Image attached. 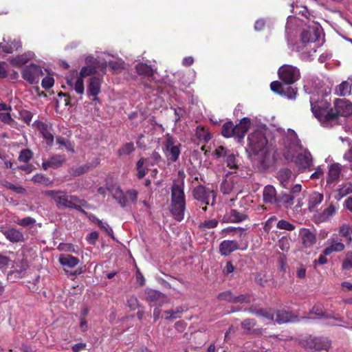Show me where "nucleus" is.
I'll return each mask as SVG.
<instances>
[{"instance_id":"37998d69","label":"nucleus","mask_w":352,"mask_h":352,"mask_svg":"<svg viewBox=\"0 0 352 352\" xmlns=\"http://www.w3.org/2000/svg\"><path fill=\"white\" fill-rule=\"evenodd\" d=\"M12 44H13V47L8 43L5 44V45H3L2 43H1L0 44V50H1L2 52H3L10 54L13 52L14 49L17 50L21 47V43L19 41H14Z\"/></svg>"},{"instance_id":"0e129e2a","label":"nucleus","mask_w":352,"mask_h":352,"mask_svg":"<svg viewBox=\"0 0 352 352\" xmlns=\"http://www.w3.org/2000/svg\"><path fill=\"white\" fill-rule=\"evenodd\" d=\"M218 298L221 300H226L232 302L234 300V296L230 291H226L219 294Z\"/></svg>"},{"instance_id":"69168bd1","label":"nucleus","mask_w":352,"mask_h":352,"mask_svg":"<svg viewBox=\"0 0 352 352\" xmlns=\"http://www.w3.org/2000/svg\"><path fill=\"white\" fill-rule=\"evenodd\" d=\"M32 181L36 183H41L47 185L50 183L49 179L46 178L42 174H36L32 178Z\"/></svg>"},{"instance_id":"1a4fd4ad","label":"nucleus","mask_w":352,"mask_h":352,"mask_svg":"<svg viewBox=\"0 0 352 352\" xmlns=\"http://www.w3.org/2000/svg\"><path fill=\"white\" fill-rule=\"evenodd\" d=\"M278 74L284 84H293L300 78L299 69L290 65L281 66L278 71Z\"/></svg>"},{"instance_id":"e2e57ef3","label":"nucleus","mask_w":352,"mask_h":352,"mask_svg":"<svg viewBox=\"0 0 352 352\" xmlns=\"http://www.w3.org/2000/svg\"><path fill=\"white\" fill-rule=\"evenodd\" d=\"M54 80L52 77L46 76L43 78L41 85L44 89H47L51 88L54 85Z\"/></svg>"},{"instance_id":"4c0bfd02","label":"nucleus","mask_w":352,"mask_h":352,"mask_svg":"<svg viewBox=\"0 0 352 352\" xmlns=\"http://www.w3.org/2000/svg\"><path fill=\"white\" fill-rule=\"evenodd\" d=\"M196 135L201 141L208 142L211 139V135L208 129L204 126H198L196 129Z\"/></svg>"},{"instance_id":"de8ad7c7","label":"nucleus","mask_w":352,"mask_h":352,"mask_svg":"<svg viewBox=\"0 0 352 352\" xmlns=\"http://www.w3.org/2000/svg\"><path fill=\"white\" fill-rule=\"evenodd\" d=\"M138 192L135 190H129L125 192L126 206L137 199Z\"/></svg>"},{"instance_id":"9b49d317","label":"nucleus","mask_w":352,"mask_h":352,"mask_svg":"<svg viewBox=\"0 0 352 352\" xmlns=\"http://www.w3.org/2000/svg\"><path fill=\"white\" fill-rule=\"evenodd\" d=\"M192 194L195 199L206 205L210 203L213 204L215 200L214 191L203 186H198L195 187L193 190Z\"/></svg>"},{"instance_id":"7ed1b4c3","label":"nucleus","mask_w":352,"mask_h":352,"mask_svg":"<svg viewBox=\"0 0 352 352\" xmlns=\"http://www.w3.org/2000/svg\"><path fill=\"white\" fill-rule=\"evenodd\" d=\"M248 141L246 151L249 154L257 157L261 162L264 161L269 153L267 140L264 133L256 130L249 135Z\"/></svg>"},{"instance_id":"b1692460","label":"nucleus","mask_w":352,"mask_h":352,"mask_svg":"<svg viewBox=\"0 0 352 352\" xmlns=\"http://www.w3.org/2000/svg\"><path fill=\"white\" fill-rule=\"evenodd\" d=\"M342 166L339 163H333L329 167L327 183L331 184L338 181L340 177Z\"/></svg>"},{"instance_id":"423d86ee","label":"nucleus","mask_w":352,"mask_h":352,"mask_svg":"<svg viewBox=\"0 0 352 352\" xmlns=\"http://www.w3.org/2000/svg\"><path fill=\"white\" fill-rule=\"evenodd\" d=\"M284 146L283 156L287 161L294 158V153L301 148L300 140L296 132L288 129L285 137L283 139Z\"/></svg>"},{"instance_id":"7c9ffc66","label":"nucleus","mask_w":352,"mask_h":352,"mask_svg":"<svg viewBox=\"0 0 352 352\" xmlns=\"http://www.w3.org/2000/svg\"><path fill=\"white\" fill-rule=\"evenodd\" d=\"M277 178L280 185L283 188H287L289 181L293 178V174L289 169H281L278 173Z\"/></svg>"},{"instance_id":"f8f14e48","label":"nucleus","mask_w":352,"mask_h":352,"mask_svg":"<svg viewBox=\"0 0 352 352\" xmlns=\"http://www.w3.org/2000/svg\"><path fill=\"white\" fill-rule=\"evenodd\" d=\"M66 81L70 89L74 90L76 94L82 95L84 94V81L78 72L76 70L71 71L66 76Z\"/></svg>"},{"instance_id":"ea45409f","label":"nucleus","mask_w":352,"mask_h":352,"mask_svg":"<svg viewBox=\"0 0 352 352\" xmlns=\"http://www.w3.org/2000/svg\"><path fill=\"white\" fill-rule=\"evenodd\" d=\"M221 133L226 138L234 137V125L232 122H228L223 125Z\"/></svg>"},{"instance_id":"39448f33","label":"nucleus","mask_w":352,"mask_h":352,"mask_svg":"<svg viewBox=\"0 0 352 352\" xmlns=\"http://www.w3.org/2000/svg\"><path fill=\"white\" fill-rule=\"evenodd\" d=\"M45 195L53 199L58 208L78 209L80 208L78 204L80 203V201L77 197L68 195L64 192L56 190L45 191Z\"/></svg>"},{"instance_id":"8fccbe9b","label":"nucleus","mask_w":352,"mask_h":352,"mask_svg":"<svg viewBox=\"0 0 352 352\" xmlns=\"http://www.w3.org/2000/svg\"><path fill=\"white\" fill-rule=\"evenodd\" d=\"M16 223L22 227H28L31 225H34L36 223V220L30 217H27L21 219H18L15 221Z\"/></svg>"},{"instance_id":"3c124183","label":"nucleus","mask_w":352,"mask_h":352,"mask_svg":"<svg viewBox=\"0 0 352 352\" xmlns=\"http://www.w3.org/2000/svg\"><path fill=\"white\" fill-rule=\"evenodd\" d=\"M32 155L33 153L30 150L24 149L21 151L19 160L22 162H28L32 157Z\"/></svg>"},{"instance_id":"412c9836","label":"nucleus","mask_w":352,"mask_h":352,"mask_svg":"<svg viewBox=\"0 0 352 352\" xmlns=\"http://www.w3.org/2000/svg\"><path fill=\"white\" fill-rule=\"evenodd\" d=\"M250 124V120L248 118H243L238 124L234 125V137L238 138V141L243 139Z\"/></svg>"},{"instance_id":"13d9d810","label":"nucleus","mask_w":352,"mask_h":352,"mask_svg":"<svg viewBox=\"0 0 352 352\" xmlns=\"http://www.w3.org/2000/svg\"><path fill=\"white\" fill-rule=\"evenodd\" d=\"M145 160L140 159L137 164L138 168V176L139 178H142L146 174V172L144 168V164L145 163Z\"/></svg>"},{"instance_id":"cd10ccee","label":"nucleus","mask_w":352,"mask_h":352,"mask_svg":"<svg viewBox=\"0 0 352 352\" xmlns=\"http://www.w3.org/2000/svg\"><path fill=\"white\" fill-rule=\"evenodd\" d=\"M263 197L265 203L271 204L276 203L278 199L275 188L271 185L266 186L263 189Z\"/></svg>"},{"instance_id":"0eeeda50","label":"nucleus","mask_w":352,"mask_h":352,"mask_svg":"<svg viewBox=\"0 0 352 352\" xmlns=\"http://www.w3.org/2000/svg\"><path fill=\"white\" fill-rule=\"evenodd\" d=\"M239 183L240 179L236 175L228 173L224 176L220 184V190L224 195L241 193L242 188Z\"/></svg>"},{"instance_id":"338daca9","label":"nucleus","mask_w":352,"mask_h":352,"mask_svg":"<svg viewBox=\"0 0 352 352\" xmlns=\"http://www.w3.org/2000/svg\"><path fill=\"white\" fill-rule=\"evenodd\" d=\"M230 152V151L226 149L225 147L220 146L215 149L214 153L217 157H226Z\"/></svg>"},{"instance_id":"c03bdc74","label":"nucleus","mask_w":352,"mask_h":352,"mask_svg":"<svg viewBox=\"0 0 352 352\" xmlns=\"http://www.w3.org/2000/svg\"><path fill=\"white\" fill-rule=\"evenodd\" d=\"M0 121L9 124L10 126L14 127L16 125V122L12 118L10 111L0 113Z\"/></svg>"},{"instance_id":"774afa93","label":"nucleus","mask_w":352,"mask_h":352,"mask_svg":"<svg viewBox=\"0 0 352 352\" xmlns=\"http://www.w3.org/2000/svg\"><path fill=\"white\" fill-rule=\"evenodd\" d=\"M98 225L104 230V231L110 236L113 235V230L105 222H102L101 220H97Z\"/></svg>"},{"instance_id":"f03ea898","label":"nucleus","mask_w":352,"mask_h":352,"mask_svg":"<svg viewBox=\"0 0 352 352\" xmlns=\"http://www.w3.org/2000/svg\"><path fill=\"white\" fill-rule=\"evenodd\" d=\"M311 111L314 116L326 127L331 126L337 122V115L330 109V103L324 98L315 101L310 99Z\"/></svg>"},{"instance_id":"6ab92c4d","label":"nucleus","mask_w":352,"mask_h":352,"mask_svg":"<svg viewBox=\"0 0 352 352\" xmlns=\"http://www.w3.org/2000/svg\"><path fill=\"white\" fill-rule=\"evenodd\" d=\"M299 236L305 248H311L316 242V234L309 229L302 228L299 230Z\"/></svg>"},{"instance_id":"49530a36","label":"nucleus","mask_w":352,"mask_h":352,"mask_svg":"<svg viewBox=\"0 0 352 352\" xmlns=\"http://www.w3.org/2000/svg\"><path fill=\"white\" fill-rule=\"evenodd\" d=\"M342 267L345 270H349L352 268V252L349 251L346 253Z\"/></svg>"},{"instance_id":"4be33fe9","label":"nucleus","mask_w":352,"mask_h":352,"mask_svg":"<svg viewBox=\"0 0 352 352\" xmlns=\"http://www.w3.org/2000/svg\"><path fill=\"white\" fill-rule=\"evenodd\" d=\"M239 249V243L234 240H224L219 245V252L223 256H228Z\"/></svg>"},{"instance_id":"864d4df0","label":"nucleus","mask_w":352,"mask_h":352,"mask_svg":"<svg viewBox=\"0 0 352 352\" xmlns=\"http://www.w3.org/2000/svg\"><path fill=\"white\" fill-rule=\"evenodd\" d=\"M218 223H219V221L215 219H208V220H206L204 222L201 223L199 227L201 228H204V229L214 228L217 226Z\"/></svg>"},{"instance_id":"72a5a7b5","label":"nucleus","mask_w":352,"mask_h":352,"mask_svg":"<svg viewBox=\"0 0 352 352\" xmlns=\"http://www.w3.org/2000/svg\"><path fill=\"white\" fill-rule=\"evenodd\" d=\"M135 68L139 75L147 78L151 81L153 80L155 71L150 66L144 63H140L136 65Z\"/></svg>"},{"instance_id":"f257e3e1","label":"nucleus","mask_w":352,"mask_h":352,"mask_svg":"<svg viewBox=\"0 0 352 352\" xmlns=\"http://www.w3.org/2000/svg\"><path fill=\"white\" fill-rule=\"evenodd\" d=\"M321 28L318 23L309 25L307 30L302 32L300 42L297 45V50L303 60H310L313 58L318 45L316 43L320 37Z\"/></svg>"},{"instance_id":"c85d7f7f","label":"nucleus","mask_w":352,"mask_h":352,"mask_svg":"<svg viewBox=\"0 0 352 352\" xmlns=\"http://www.w3.org/2000/svg\"><path fill=\"white\" fill-rule=\"evenodd\" d=\"M34 126L42 133L43 137L46 140L47 144L52 143L54 138L47 124L42 122H35L34 123Z\"/></svg>"},{"instance_id":"c756f323","label":"nucleus","mask_w":352,"mask_h":352,"mask_svg":"<svg viewBox=\"0 0 352 352\" xmlns=\"http://www.w3.org/2000/svg\"><path fill=\"white\" fill-rule=\"evenodd\" d=\"M59 263L63 266L73 268L79 263V259L70 254H60L58 258Z\"/></svg>"},{"instance_id":"393cba45","label":"nucleus","mask_w":352,"mask_h":352,"mask_svg":"<svg viewBox=\"0 0 352 352\" xmlns=\"http://www.w3.org/2000/svg\"><path fill=\"white\" fill-rule=\"evenodd\" d=\"M309 346L317 351L327 350L330 346V342L325 338H311L309 342Z\"/></svg>"},{"instance_id":"ddd939ff","label":"nucleus","mask_w":352,"mask_h":352,"mask_svg":"<svg viewBox=\"0 0 352 352\" xmlns=\"http://www.w3.org/2000/svg\"><path fill=\"white\" fill-rule=\"evenodd\" d=\"M289 84H283L278 81H274L271 83L270 87L272 91L287 97L289 99H294L297 94V90L293 87L288 86Z\"/></svg>"},{"instance_id":"473e14b6","label":"nucleus","mask_w":352,"mask_h":352,"mask_svg":"<svg viewBox=\"0 0 352 352\" xmlns=\"http://www.w3.org/2000/svg\"><path fill=\"white\" fill-rule=\"evenodd\" d=\"M296 319V317L294 316L291 312L279 310L276 312L275 322L278 324L294 322Z\"/></svg>"},{"instance_id":"bb28decb","label":"nucleus","mask_w":352,"mask_h":352,"mask_svg":"<svg viewBox=\"0 0 352 352\" xmlns=\"http://www.w3.org/2000/svg\"><path fill=\"white\" fill-rule=\"evenodd\" d=\"M34 56V54L32 52H28L23 54L16 56L10 60L11 65L16 67H21L32 60Z\"/></svg>"},{"instance_id":"f704fd0d","label":"nucleus","mask_w":352,"mask_h":352,"mask_svg":"<svg viewBox=\"0 0 352 352\" xmlns=\"http://www.w3.org/2000/svg\"><path fill=\"white\" fill-rule=\"evenodd\" d=\"M323 200V195L318 192H311L308 198V208L309 210H314Z\"/></svg>"},{"instance_id":"6e6552de","label":"nucleus","mask_w":352,"mask_h":352,"mask_svg":"<svg viewBox=\"0 0 352 352\" xmlns=\"http://www.w3.org/2000/svg\"><path fill=\"white\" fill-rule=\"evenodd\" d=\"M180 148L181 144L175 138L169 133L165 135L162 150L168 160L176 162L181 153Z\"/></svg>"},{"instance_id":"5fc2aeb1","label":"nucleus","mask_w":352,"mask_h":352,"mask_svg":"<svg viewBox=\"0 0 352 352\" xmlns=\"http://www.w3.org/2000/svg\"><path fill=\"white\" fill-rule=\"evenodd\" d=\"M134 145L133 143H126L124 144L120 150H119V155H129L131 152L134 151Z\"/></svg>"},{"instance_id":"052dcab7","label":"nucleus","mask_w":352,"mask_h":352,"mask_svg":"<svg viewBox=\"0 0 352 352\" xmlns=\"http://www.w3.org/2000/svg\"><path fill=\"white\" fill-rule=\"evenodd\" d=\"M243 329L246 332H250L251 329L255 326L256 322L253 319H246L241 323Z\"/></svg>"},{"instance_id":"a211bd4d","label":"nucleus","mask_w":352,"mask_h":352,"mask_svg":"<svg viewBox=\"0 0 352 352\" xmlns=\"http://www.w3.org/2000/svg\"><path fill=\"white\" fill-rule=\"evenodd\" d=\"M337 211V208L333 205L330 204L327 208L324 209L322 211L317 212L314 215V219L315 223H320L323 222L328 221L331 219L332 217H333Z\"/></svg>"},{"instance_id":"603ef678","label":"nucleus","mask_w":352,"mask_h":352,"mask_svg":"<svg viewBox=\"0 0 352 352\" xmlns=\"http://www.w3.org/2000/svg\"><path fill=\"white\" fill-rule=\"evenodd\" d=\"M96 72V69L92 66H85L82 67L78 74H80L82 77L85 78L86 76H92Z\"/></svg>"},{"instance_id":"5701e85b","label":"nucleus","mask_w":352,"mask_h":352,"mask_svg":"<svg viewBox=\"0 0 352 352\" xmlns=\"http://www.w3.org/2000/svg\"><path fill=\"white\" fill-rule=\"evenodd\" d=\"M247 216L236 210L231 209L223 216L222 221L224 223H239L246 219Z\"/></svg>"},{"instance_id":"6e6d98bb","label":"nucleus","mask_w":352,"mask_h":352,"mask_svg":"<svg viewBox=\"0 0 352 352\" xmlns=\"http://www.w3.org/2000/svg\"><path fill=\"white\" fill-rule=\"evenodd\" d=\"M279 248L284 251L287 252L289 250V239L287 237L283 236L278 243Z\"/></svg>"},{"instance_id":"79ce46f5","label":"nucleus","mask_w":352,"mask_h":352,"mask_svg":"<svg viewBox=\"0 0 352 352\" xmlns=\"http://www.w3.org/2000/svg\"><path fill=\"white\" fill-rule=\"evenodd\" d=\"M113 196L122 207L126 206L125 192L120 188L113 190Z\"/></svg>"},{"instance_id":"e433bc0d","label":"nucleus","mask_w":352,"mask_h":352,"mask_svg":"<svg viewBox=\"0 0 352 352\" xmlns=\"http://www.w3.org/2000/svg\"><path fill=\"white\" fill-rule=\"evenodd\" d=\"M339 235L345 239L348 244L352 241V226L348 224H342L339 228Z\"/></svg>"},{"instance_id":"2eb2a0df","label":"nucleus","mask_w":352,"mask_h":352,"mask_svg":"<svg viewBox=\"0 0 352 352\" xmlns=\"http://www.w3.org/2000/svg\"><path fill=\"white\" fill-rule=\"evenodd\" d=\"M344 248V244L333 235L325 243L324 254L331 255L334 252H342Z\"/></svg>"},{"instance_id":"f3484780","label":"nucleus","mask_w":352,"mask_h":352,"mask_svg":"<svg viewBox=\"0 0 352 352\" xmlns=\"http://www.w3.org/2000/svg\"><path fill=\"white\" fill-rule=\"evenodd\" d=\"M295 162L301 170L309 168L313 165V159L310 152L307 149L303 150L298 155Z\"/></svg>"},{"instance_id":"4468645a","label":"nucleus","mask_w":352,"mask_h":352,"mask_svg":"<svg viewBox=\"0 0 352 352\" xmlns=\"http://www.w3.org/2000/svg\"><path fill=\"white\" fill-rule=\"evenodd\" d=\"M334 107L337 117L338 116H348L352 114V102L345 98L336 99L334 101Z\"/></svg>"},{"instance_id":"dca6fc26","label":"nucleus","mask_w":352,"mask_h":352,"mask_svg":"<svg viewBox=\"0 0 352 352\" xmlns=\"http://www.w3.org/2000/svg\"><path fill=\"white\" fill-rule=\"evenodd\" d=\"M0 231L12 243H19L24 241L23 234L18 229L3 226L0 228Z\"/></svg>"},{"instance_id":"58836bf2","label":"nucleus","mask_w":352,"mask_h":352,"mask_svg":"<svg viewBox=\"0 0 352 352\" xmlns=\"http://www.w3.org/2000/svg\"><path fill=\"white\" fill-rule=\"evenodd\" d=\"M351 91V85L349 81H344L340 84L337 89L336 92L339 96H346L349 95Z\"/></svg>"},{"instance_id":"09e8293b","label":"nucleus","mask_w":352,"mask_h":352,"mask_svg":"<svg viewBox=\"0 0 352 352\" xmlns=\"http://www.w3.org/2000/svg\"><path fill=\"white\" fill-rule=\"evenodd\" d=\"M146 293V298L151 302H154L162 296V293L153 289H148Z\"/></svg>"},{"instance_id":"bf43d9fd","label":"nucleus","mask_w":352,"mask_h":352,"mask_svg":"<svg viewBox=\"0 0 352 352\" xmlns=\"http://www.w3.org/2000/svg\"><path fill=\"white\" fill-rule=\"evenodd\" d=\"M292 12L295 14H299L302 16L307 18L309 12L305 7H299L298 6H294V4H292Z\"/></svg>"},{"instance_id":"4d7b16f0","label":"nucleus","mask_w":352,"mask_h":352,"mask_svg":"<svg viewBox=\"0 0 352 352\" xmlns=\"http://www.w3.org/2000/svg\"><path fill=\"white\" fill-rule=\"evenodd\" d=\"M277 228L280 230H293L295 226L285 220H280L277 223Z\"/></svg>"},{"instance_id":"aec40b11","label":"nucleus","mask_w":352,"mask_h":352,"mask_svg":"<svg viewBox=\"0 0 352 352\" xmlns=\"http://www.w3.org/2000/svg\"><path fill=\"white\" fill-rule=\"evenodd\" d=\"M102 79L98 76H91L88 82V95L94 97L93 100H98L97 96L100 92Z\"/></svg>"},{"instance_id":"2f4dec72","label":"nucleus","mask_w":352,"mask_h":352,"mask_svg":"<svg viewBox=\"0 0 352 352\" xmlns=\"http://www.w3.org/2000/svg\"><path fill=\"white\" fill-rule=\"evenodd\" d=\"M65 161V156L60 155H54L52 156L49 160L43 162V168L45 170L50 167L56 168L61 166Z\"/></svg>"},{"instance_id":"680f3d73","label":"nucleus","mask_w":352,"mask_h":352,"mask_svg":"<svg viewBox=\"0 0 352 352\" xmlns=\"http://www.w3.org/2000/svg\"><path fill=\"white\" fill-rule=\"evenodd\" d=\"M17 267H18V263H15V264L12 265V267L14 268V270H13L12 273H16L19 276H20L21 274H22L23 272H24L25 271V270L27 268V264L25 262H21L20 265L19 266V269H17Z\"/></svg>"},{"instance_id":"9d476101","label":"nucleus","mask_w":352,"mask_h":352,"mask_svg":"<svg viewBox=\"0 0 352 352\" xmlns=\"http://www.w3.org/2000/svg\"><path fill=\"white\" fill-rule=\"evenodd\" d=\"M44 75L43 69L35 64L28 65L22 71L23 78L32 85L37 84Z\"/></svg>"},{"instance_id":"a18cd8bd","label":"nucleus","mask_w":352,"mask_h":352,"mask_svg":"<svg viewBox=\"0 0 352 352\" xmlns=\"http://www.w3.org/2000/svg\"><path fill=\"white\" fill-rule=\"evenodd\" d=\"M351 192L352 184L351 183L342 184L338 190V193L340 198L344 197Z\"/></svg>"},{"instance_id":"a19ab883","label":"nucleus","mask_w":352,"mask_h":352,"mask_svg":"<svg viewBox=\"0 0 352 352\" xmlns=\"http://www.w3.org/2000/svg\"><path fill=\"white\" fill-rule=\"evenodd\" d=\"M226 165L230 169H236L239 166V160L236 159V156L232 152H230L226 156Z\"/></svg>"},{"instance_id":"a878e982","label":"nucleus","mask_w":352,"mask_h":352,"mask_svg":"<svg viewBox=\"0 0 352 352\" xmlns=\"http://www.w3.org/2000/svg\"><path fill=\"white\" fill-rule=\"evenodd\" d=\"M255 314L266 324H272L275 322L276 313L272 309H258L255 311Z\"/></svg>"},{"instance_id":"20e7f679","label":"nucleus","mask_w":352,"mask_h":352,"mask_svg":"<svg viewBox=\"0 0 352 352\" xmlns=\"http://www.w3.org/2000/svg\"><path fill=\"white\" fill-rule=\"evenodd\" d=\"M185 209L184 182H174L171 188L170 212L177 221H181L184 218Z\"/></svg>"},{"instance_id":"c9c22d12","label":"nucleus","mask_w":352,"mask_h":352,"mask_svg":"<svg viewBox=\"0 0 352 352\" xmlns=\"http://www.w3.org/2000/svg\"><path fill=\"white\" fill-rule=\"evenodd\" d=\"M245 230L242 228H236L232 226H229L226 228L221 230V234L223 237H226L227 236H234L236 235L239 237L242 236L244 233Z\"/></svg>"}]
</instances>
